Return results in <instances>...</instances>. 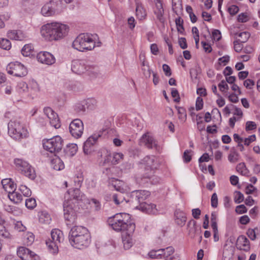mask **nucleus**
I'll list each match as a JSON object with an SVG mask.
<instances>
[{
  "mask_svg": "<svg viewBox=\"0 0 260 260\" xmlns=\"http://www.w3.org/2000/svg\"><path fill=\"white\" fill-rule=\"evenodd\" d=\"M69 27L67 24L57 22L47 23L41 27V33L46 39L57 41L67 36Z\"/></svg>",
  "mask_w": 260,
  "mask_h": 260,
  "instance_id": "nucleus-1",
  "label": "nucleus"
},
{
  "mask_svg": "<svg viewBox=\"0 0 260 260\" xmlns=\"http://www.w3.org/2000/svg\"><path fill=\"white\" fill-rule=\"evenodd\" d=\"M128 214L125 213H117L109 218L108 222L111 228L117 232L128 231L133 234L135 230V224L130 220Z\"/></svg>",
  "mask_w": 260,
  "mask_h": 260,
  "instance_id": "nucleus-2",
  "label": "nucleus"
},
{
  "mask_svg": "<svg viewBox=\"0 0 260 260\" xmlns=\"http://www.w3.org/2000/svg\"><path fill=\"white\" fill-rule=\"evenodd\" d=\"M8 134L16 140H20L28 136V132L25 126L17 120H11L8 124Z\"/></svg>",
  "mask_w": 260,
  "mask_h": 260,
  "instance_id": "nucleus-3",
  "label": "nucleus"
},
{
  "mask_svg": "<svg viewBox=\"0 0 260 260\" xmlns=\"http://www.w3.org/2000/svg\"><path fill=\"white\" fill-rule=\"evenodd\" d=\"M72 46L79 51L91 50L95 47V42L88 34L79 35L73 41Z\"/></svg>",
  "mask_w": 260,
  "mask_h": 260,
  "instance_id": "nucleus-4",
  "label": "nucleus"
},
{
  "mask_svg": "<svg viewBox=\"0 0 260 260\" xmlns=\"http://www.w3.org/2000/svg\"><path fill=\"white\" fill-rule=\"evenodd\" d=\"M63 146V140L59 136H56L48 139L43 143L44 148L52 153H55L60 151Z\"/></svg>",
  "mask_w": 260,
  "mask_h": 260,
  "instance_id": "nucleus-5",
  "label": "nucleus"
},
{
  "mask_svg": "<svg viewBox=\"0 0 260 260\" xmlns=\"http://www.w3.org/2000/svg\"><path fill=\"white\" fill-rule=\"evenodd\" d=\"M14 162L17 168L25 176L32 180L36 178L35 171L27 162L21 159L16 158Z\"/></svg>",
  "mask_w": 260,
  "mask_h": 260,
  "instance_id": "nucleus-6",
  "label": "nucleus"
},
{
  "mask_svg": "<svg viewBox=\"0 0 260 260\" xmlns=\"http://www.w3.org/2000/svg\"><path fill=\"white\" fill-rule=\"evenodd\" d=\"M7 71L8 74L19 77H24L27 74L26 68L18 61L10 62L7 67Z\"/></svg>",
  "mask_w": 260,
  "mask_h": 260,
  "instance_id": "nucleus-7",
  "label": "nucleus"
},
{
  "mask_svg": "<svg viewBox=\"0 0 260 260\" xmlns=\"http://www.w3.org/2000/svg\"><path fill=\"white\" fill-rule=\"evenodd\" d=\"M63 206L64 218L66 220L69 222L68 224L74 222L76 217V213L74 209L73 201L72 200L65 201Z\"/></svg>",
  "mask_w": 260,
  "mask_h": 260,
  "instance_id": "nucleus-8",
  "label": "nucleus"
},
{
  "mask_svg": "<svg viewBox=\"0 0 260 260\" xmlns=\"http://www.w3.org/2000/svg\"><path fill=\"white\" fill-rule=\"evenodd\" d=\"M71 244L76 248L82 249L87 247L91 242L90 233H87L84 236L75 237L73 239L69 240Z\"/></svg>",
  "mask_w": 260,
  "mask_h": 260,
  "instance_id": "nucleus-9",
  "label": "nucleus"
},
{
  "mask_svg": "<svg viewBox=\"0 0 260 260\" xmlns=\"http://www.w3.org/2000/svg\"><path fill=\"white\" fill-rule=\"evenodd\" d=\"M69 129L71 134L74 138H79L81 137L84 129L82 121L79 119H74L71 122Z\"/></svg>",
  "mask_w": 260,
  "mask_h": 260,
  "instance_id": "nucleus-10",
  "label": "nucleus"
},
{
  "mask_svg": "<svg viewBox=\"0 0 260 260\" xmlns=\"http://www.w3.org/2000/svg\"><path fill=\"white\" fill-rule=\"evenodd\" d=\"M17 255L22 260H39V256L25 247H20L17 251Z\"/></svg>",
  "mask_w": 260,
  "mask_h": 260,
  "instance_id": "nucleus-11",
  "label": "nucleus"
},
{
  "mask_svg": "<svg viewBox=\"0 0 260 260\" xmlns=\"http://www.w3.org/2000/svg\"><path fill=\"white\" fill-rule=\"evenodd\" d=\"M143 163L145 165L146 169L151 170V174L144 176L145 178H149L152 174L153 173V170L156 169L159 167L158 161L154 156H147L142 160Z\"/></svg>",
  "mask_w": 260,
  "mask_h": 260,
  "instance_id": "nucleus-12",
  "label": "nucleus"
},
{
  "mask_svg": "<svg viewBox=\"0 0 260 260\" xmlns=\"http://www.w3.org/2000/svg\"><path fill=\"white\" fill-rule=\"evenodd\" d=\"M44 114L50 120V124L55 128H58L60 127V122L58 115L49 108L46 107L44 109Z\"/></svg>",
  "mask_w": 260,
  "mask_h": 260,
  "instance_id": "nucleus-13",
  "label": "nucleus"
},
{
  "mask_svg": "<svg viewBox=\"0 0 260 260\" xmlns=\"http://www.w3.org/2000/svg\"><path fill=\"white\" fill-rule=\"evenodd\" d=\"M38 61L47 65H52L55 62V58L53 55L47 51L40 52L37 55Z\"/></svg>",
  "mask_w": 260,
  "mask_h": 260,
  "instance_id": "nucleus-14",
  "label": "nucleus"
},
{
  "mask_svg": "<svg viewBox=\"0 0 260 260\" xmlns=\"http://www.w3.org/2000/svg\"><path fill=\"white\" fill-rule=\"evenodd\" d=\"M188 235L191 239H194L196 236L200 235L202 233L201 228L197 225V222L191 219L187 223Z\"/></svg>",
  "mask_w": 260,
  "mask_h": 260,
  "instance_id": "nucleus-15",
  "label": "nucleus"
},
{
  "mask_svg": "<svg viewBox=\"0 0 260 260\" xmlns=\"http://www.w3.org/2000/svg\"><path fill=\"white\" fill-rule=\"evenodd\" d=\"M150 196V192L145 190H135L132 192L131 197L134 201L138 202L140 204Z\"/></svg>",
  "mask_w": 260,
  "mask_h": 260,
  "instance_id": "nucleus-16",
  "label": "nucleus"
},
{
  "mask_svg": "<svg viewBox=\"0 0 260 260\" xmlns=\"http://www.w3.org/2000/svg\"><path fill=\"white\" fill-rule=\"evenodd\" d=\"M87 68H89V67L86 66L83 60H75L72 61L71 69L72 71L76 74H81L84 73L87 70Z\"/></svg>",
  "mask_w": 260,
  "mask_h": 260,
  "instance_id": "nucleus-17",
  "label": "nucleus"
},
{
  "mask_svg": "<svg viewBox=\"0 0 260 260\" xmlns=\"http://www.w3.org/2000/svg\"><path fill=\"white\" fill-rule=\"evenodd\" d=\"M89 231L87 229L81 226H76L73 227L70 232L69 240L74 238L75 237H80L84 236V235L89 233Z\"/></svg>",
  "mask_w": 260,
  "mask_h": 260,
  "instance_id": "nucleus-18",
  "label": "nucleus"
},
{
  "mask_svg": "<svg viewBox=\"0 0 260 260\" xmlns=\"http://www.w3.org/2000/svg\"><path fill=\"white\" fill-rule=\"evenodd\" d=\"M236 246L237 248L248 251L250 249L249 241L244 235L239 236L237 240Z\"/></svg>",
  "mask_w": 260,
  "mask_h": 260,
  "instance_id": "nucleus-19",
  "label": "nucleus"
},
{
  "mask_svg": "<svg viewBox=\"0 0 260 260\" xmlns=\"http://www.w3.org/2000/svg\"><path fill=\"white\" fill-rule=\"evenodd\" d=\"M140 142L149 149H157L156 142L153 137L149 135H144L140 140Z\"/></svg>",
  "mask_w": 260,
  "mask_h": 260,
  "instance_id": "nucleus-20",
  "label": "nucleus"
},
{
  "mask_svg": "<svg viewBox=\"0 0 260 260\" xmlns=\"http://www.w3.org/2000/svg\"><path fill=\"white\" fill-rule=\"evenodd\" d=\"M137 208L143 212L148 214H154L157 212L156 205L153 204H147L146 202H144L137 206Z\"/></svg>",
  "mask_w": 260,
  "mask_h": 260,
  "instance_id": "nucleus-21",
  "label": "nucleus"
},
{
  "mask_svg": "<svg viewBox=\"0 0 260 260\" xmlns=\"http://www.w3.org/2000/svg\"><path fill=\"white\" fill-rule=\"evenodd\" d=\"M176 223L180 226H183L186 221V214L179 209L176 210L174 213Z\"/></svg>",
  "mask_w": 260,
  "mask_h": 260,
  "instance_id": "nucleus-22",
  "label": "nucleus"
},
{
  "mask_svg": "<svg viewBox=\"0 0 260 260\" xmlns=\"http://www.w3.org/2000/svg\"><path fill=\"white\" fill-rule=\"evenodd\" d=\"M1 183L3 188L8 194L16 190V186L11 179H3Z\"/></svg>",
  "mask_w": 260,
  "mask_h": 260,
  "instance_id": "nucleus-23",
  "label": "nucleus"
},
{
  "mask_svg": "<svg viewBox=\"0 0 260 260\" xmlns=\"http://www.w3.org/2000/svg\"><path fill=\"white\" fill-rule=\"evenodd\" d=\"M125 233V236H123L122 242L123 244V247L125 249H129L133 244V241L132 239L133 234H129L128 231Z\"/></svg>",
  "mask_w": 260,
  "mask_h": 260,
  "instance_id": "nucleus-24",
  "label": "nucleus"
},
{
  "mask_svg": "<svg viewBox=\"0 0 260 260\" xmlns=\"http://www.w3.org/2000/svg\"><path fill=\"white\" fill-rule=\"evenodd\" d=\"M156 10L154 11V13L156 15L157 18L160 22H162L164 10L162 7V4L160 1L158 0L156 3Z\"/></svg>",
  "mask_w": 260,
  "mask_h": 260,
  "instance_id": "nucleus-25",
  "label": "nucleus"
},
{
  "mask_svg": "<svg viewBox=\"0 0 260 260\" xmlns=\"http://www.w3.org/2000/svg\"><path fill=\"white\" fill-rule=\"evenodd\" d=\"M78 147L75 144H70L67 146L64 151L66 155L68 157L74 156L77 151Z\"/></svg>",
  "mask_w": 260,
  "mask_h": 260,
  "instance_id": "nucleus-26",
  "label": "nucleus"
},
{
  "mask_svg": "<svg viewBox=\"0 0 260 260\" xmlns=\"http://www.w3.org/2000/svg\"><path fill=\"white\" fill-rule=\"evenodd\" d=\"M8 37L11 40H21L23 36L20 31L10 30L7 34Z\"/></svg>",
  "mask_w": 260,
  "mask_h": 260,
  "instance_id": "nucleus-27",
  "label": "nucleus"
},
{
  "mask_svg": "<svg viewBox=\"0 0 260 260\" xmlns=\"http://www.w3.org/2000/svg\"><path fill=\"white\" fill-rule=\"evenodd\" d=\"M62 233L60 230L56 229L53 230L51 233V241L60 243L62 239Z\"/></svg>",
  "mask_w": 260,
  "mask_h": 260,
  "instance_id": "nucleus-28",
  "label": "nucleus"
},
{
  "mask_svg": "<svg viewBox=\"0 0 260 260\" xmlns=\"http://www.w3.org/2000/svg\"><path fill=\"white\" fill-rule=\"evenodd\" d=\"M110 183L117 191H119L120 193H124L125 192V189L122 187V182L115 178H112Z\"/></svg>",
  "mask_w": 260,
  "mask_h": 260,
  "instance_id": "nucleus-29",
  "label": "nucleus"
},
{
  "mask_svg": "<svg viewBox=\"0 0 260 260\" xmlns=\"http://www.w3.org/2000/svg\"><path fill=\"white\" fill-rule=\"evenodd\" d=\"M41 13L44 16H50L54 15L55 13L52 10L51 6L49 3L46 4L41 9Z\"/></svg>",
  "mask_w": 260,
  "mask_h": 260,
  "instance_id": "nucleus-30",
  "label": "nucleus"
},
{
  "mask_svg": "<svg viewBox=\"0 0 260 260\" xmlns=\"http://www.w3.org/2000/svg\"><path fill=\"white\" fill-rule=\"evenodd\" d=\"M8 197L11 201H13L16 204L20 203L22 200V195L18 192H16L15 191H12V193H9Z\"/></svg>",
  "mask_w": 260,
  "mask_h": 260,
  "instance_id": "nucleus-31",
  "label": "nucleus"
},
{
  "mask_svg": "<svg viewBox=\"0 0 260 260\" xmlns=\"http://www.w3.org/2000/svg\"><path fill=\"white\" fill-rule=\"evenodd\" d=\"M52 166L53 169L56 171L61 170L64 169V164L59 158L53 159L52 161Z\"/></svg>",
  "mask_w": 260,
  "mask_h": 260,
  "instance_id": "nucleus-32",
  "label": "nucleus"
},
{
  "mask_svg": "<svg viewBox=\"0 0 260 260\" xmlns=\"http://www.w3.org/2000/svg\"><path fill=\"white\" fill-rule=\"evenodd\" d=\"M46 244L48 247V250L49 251L55 254L58 251V243H56L54 241H52L50 240L48 241H46Z\"/></svg>",
  "mask_w": 260,
  "mask_h": 260,
  "instance_id": "nucleus-33",
  "label": "nucleus"
},
{
  "mask_svg": "<svg viewBox=\"0 0 260 260\" xmlns=\"http://www.w3.org/2000/svg\"><path fill=\"white\" fill-rule=\"evenodd\" d=\"M237 171L243 176H247L249 173L244 162L239 163L236 167Z\"/></svg>",
  "mask_w": 260,
  "mask_h": 260,
  "instance_id": "nucleus-34",
  "label": "nucleus"
},
{
  "mask_svg": "<svg viewBox=\"0 0 260 260\" xmlns=\"http://www.w3.org/2000/svg\"><path fill=\"white\" fill-rule=\"evenodd\" d=\"M162 250H163V253H162V258H165V259L172 256V255L175 251L174 248L172 246H169L166 248H162Z\"/></svg>",
  "mask_w": 260,
  "mask_h": 260,
  "instance_id": "nucleus-35",
  "label": "nucleus"
},
{
  "mask_svg": "<svg viewBox=\"0 0 260 260\" xmlns=\"http://www.w3.org/2000/svg\"><path fill=\"white\" fill-rule=\"evenodd\" d=\"M136 11L137 17L140 20L145 18L146 16L145 10L141 5L137 4Z\"/></svg>",
  "mask_w": 260,
  "mask_h": 260,
  "instance_id": "nucleus-36",
  "label": "nucleus"
},
{
  "mask_svg": "<svg viewBox=\"0 0 260 260\" xmlns=\"http://www.w3.org/2000/svg\"><path fill=\"white\" fill-rule=\"evenodd\" d=\"M162 253H163V250L162 249L152 250L149 252V255L151 258L162 259Z\"/></svg>",
  "mask_w": 260,
  "mask_h": 260,
  "instance_id": "nucleus-37",
  "label": "nucleus"
},
{
  "mask_svg": "<svg viewBox=\"0 0 260 260\" xmlns=\"http://www.w3.org/2000/svg\"><path fill=\"white\" fill-rule=\"evenodd\" d=\"M100 137V135L95 134L90 137L84 143V144H85V147L89 146L92 147L93 144Z\"/></svg>",
  "mask_w": 260,
  "mask_h": 260,
  "instance_id": "nucleus-38",
  "label": "nucleus"
},
{
  "mask_svg": "<svg viewBox=\"0 0 260 260\" xmlns=\"http://www.w3.org/2000/svg\"><path fill=\"white\" fill-rule=\"evenodd\" d=\"M34 47L31 44H26L24 46L21 50V53L24 56H29L33 50Z\"/></svg>",
  "mask_w": 260,
  "mask_h": 260,
  "instance_id": "nucleus-39",
  "label": "nucleus"
},
{
  "mask_svg": "<svg viewBox=\"0 0 260 260\" xmlns=\"http://www.w3.org/2000/svg\"><path fill=\"white\" fill-rule=\"evenodd\" d=\"M175 23L178 31L181 34H183L184 31L183 19L180 17H178L175 20Z\"/></svg>",
  "mask_w": 260,
  "mask_h": 260,
  "instance_id": "nucleus-40",
  "label": "nucleus"
},
{
  "mask_svg": "<svg viewBox=\"0 0 260 260\" xmlns=\"http://www.w3.org/2000/svg\"><path fill=\"white\" fill-rule=\"evenodd\" d=\"M0 47L4 50H9L11 47L10 41L6 39H0Z\"/></svg>",
  "mask_w": 260,
  "mask_h": 260,
  "instance_id": "nucleus-41",
  "label": "nucleus"
},
{
  "mask_svg": "<svg viewBox=\"0 0 260 260\" xmlns=\"http://www.w3.org/2000/svg\"><path fill=\"white\" fill-rule=\"evenodd\" d=\"M88 204L90 205L91 207L93 208L95 211H99L101 209V204L100 202L95 199L92 198L89 200Z\"/></svg>",
  "mask_w": 260,
  "mask_h": 260,
  "instance_id": "nucleus-42",
  "label": "nucleus"
},
{
  "mask_svg": "<svg viewBox=\"0 0 260 260\" xmlns=\"http://www.w3.org/2000/svg\"><path fill=\"white\" fill-rule=\"evenodd\" d=\"M85 104L88 109H93L97 106V101L94 98H89L86 100Z\"/></svg>",
  "mask_w": 260,
  "mask_h": 260,
  "instance_id": "nucleus-43",
  "label": "nucleus"
},
{
  "mask_svg": "<svg viewBox=\"0 0 260 260\" xmlns=\"http://www.w3.org/2000/svg\"><path fill=\"white\" fill-rule=\"evenodd\" d=\"M36 205V201L34 198H29L25 201V206L28 209H32Z\"/></svg>",
  "mask_w": 260,
  "mask_h": 260,
  "instance_id": "nucleus-44",
  "label": "nucleus"
},
{
  "mask_svg": "<svg viewBox=\"0 0 260 260\" xmlns=\"http://www.w3.org/2000/svg\"><path fill=\"white\" fill-rule=\"evenodd\" d=\"M112 156V164L115 165L118 163L120 159L123 158V155L120 153H115L111 154Z\"/></svg>",
  "mask_w": 260,
  "mask_h": 260,
  "instance_id": "nucleus-45",
  "label": "nucleus"
},
{
  "mask_svg": "<svg viewBox=\"0 0 260 260\" xmlns=\"http://www.w3.org/2000/svg\"><path fill=\"white\" fill-rule=\"evenodd\" d=\"M239 37H240L241 39H240L241 43H245L248 40L250 37V34L247 31H243L239 34H236Z\"/></svg>",
  "mask_w": 260,
  "mask_h": 260,
  "instance_id": "nucleus-46",
  "label": "nucleus"
},
{
  "mask_svg": "<svg viewBox=\"0 0 260 260\" xmlns=\"http://www.w3.org/2000/svg\"><path fill=\"white\" fill-rule=\"evenodd\" d=\"M177 110L178 113L179 114V119H181L183 121H185L186 119V114L185 109L183 107H178Z\"/></svg>",
  "mask_w": 260,
  "mask_h": 260,
  "instance_id": "nucleus-47",
  "label": "nucleus"
},
{
  "mask_svg": "<svg viewBox=\"0 0 260 260\" xmlns=\"http://www.w3.org/2000/svg\"><path fill=\"white\" fill-rule=\"evenodd\" d=\"M244 200V196L243 194L239 191H236L235 192V196L234 198L235 202L237 204H239L241 203Z\"/></svg>",
  "mask_w": 260,
  "mask_h": 260,
  "instance_id": "nucleus-48",
  "label": "nucleus"
},
{
  "mask_svg": "<svg viewBox=\"0 0 260 260\" xmlns=\"http://www.w3.org/2000/svg\"><path fill=\"white\" fill-rule=\"evenodd\" d=\"M233 43L235 51L237 52H240L243 48L242 43L240 42V39L235 40Z\"/></svg>",
  "mask_w": 260,
  "mask_h": 260,
  "instance_id": "nucleus-49",
  "label": "nucleus"
},
{
  "mask_svg": "<svg viewBox=\"0 0 260 260\" xmlns=\"http://www.w3.org/2000/svg\"><path fill=\"white\" fill-rule=\"evenodd\" d=\"M19 190L21 193L25 197H29L31 195V190L25 185H21Z\"/></svg>",
  "mask_w": 260,
  "mask_h": 260,
  "instance_id": "nucleus-50",
  "label": "nucleus"
},
{
  "mask_svg": "<svg viewBox=\"0 0 260 260\" xmlns=\"http://www.w3.org/2000/svg\"><path fill=\"white\" fill-rule=\"evenodd\" d=\"M243 84L246 88L251 89L253 88L255 83L253 80L248 79L244 81Z\"/></svg>",
  "mask_w": 260,
  "mask_h": 260,
  "instance_id": "nucleus-51",
  "label": "nucleus"
},
{
  "mask_svg": "<svg viewBox=\"0 0 260 260\" xmlns=\"http://www.w3.org/2000/svg\"><path fill=\"white\" fill-rule=\"evenodd\" d=\"M256 128V124L253 121H247L246 123L245 129L246 131H251Z\"/></svg>",
  "mask_w": 260,
  "mask_h": 260,
  "instance_id": "nucleus-52",
  "label": "nucleus"
},
{
  "mask_svg": "<svg viewBox=\"0 0 260 260\" xmlns=\"http://www.w3.org/2000/svg\"><path fill=\"white\" fill-rule=\"evenodd\" d=\"M211 206L213 208H216L218 205V198L217 194L214 193L211 197Z\"/></svg>",
  "mask_w": 260,
  "mask_h": 260,
  "instance_id": "nucleus-53",
  "label": "nucleus"
},
{
  "mask_svg": "<svg viewBox=\"0 0 260 260\" xmlns=\"http://www.w3.org/2000/svg\"><path fill=\"white\" fill-rule=\"evenodd\" d=\"M54 3L56 4V7H57L58 12L66 6L65 3L62 0H54Z\"/></svg>",
  "mask_w": 260,
  "mask_h": 260,
  "instance_id": "nucleus-54",
  "label": "nucleus"
},
{
  "mask_svg": "<svg viewBox=\"0 0 260 260\" xmlns=\"http://www.w3.org/2000/svg\"><path fill=\"white\" fill-rule=\"evenodd\" d=\"M211 225L212 228L217 227V215L215 212H213L211 214Z\"/></svg>",
  "mask_w": 260,
  "mask_h": 260,
  "instance_id": "nucleus-55",
  "label": "nucleus"
},
{
  "mask_svg": "<svg viewBox=\"0 0 260 260\" xmlns=\"http://www.w3.org/2000/svg\"><path fill=\"white\" fill-rule=\"evenodd\" d=\"M172 96L175 98L174 100L175 102H179L180 101V96L178 90L176 88H172L171 91Z\"/></svg>",
  "mask_w": 260,
  "mask_h": 260,
  "instance_id": "nucleus-56",
  "label": "nucleus"
},
{
  "mask_svg": "<svg viewBox=\"0 0 260 260\" xmlns=\"http://www.w3.org/2000/svg\"><path fill=\"white\" fill-rule=\"evenodd\" d=\"M228 159L231 162L235 163L238 160V154L237 153H230Z\"/></svg>",
  "mask_w": 260,
  "mask_h": 260,
  "instance_id": "nucleus-57",
  "label": "nucleus"
},
{
  "mask_svg": "<svg viewBox=\"0 0 260 260\" xmlns=\"http://www.w3.org/2000/svg\"><path fill=\"white\" fill-rule=\"evenodd\" d=\"M112 199L116 205H119L122 202L123 199L119 194H114L112 196Z\"/></svg>",
  "mask_w": 260,
  "mask_h": 260,
  "instance_id": "nucleus-58",
  "label": "nucleus"
},
{
  "mask_svg": "<svg viewBox=\"0 0 260 260\" xmlns=\"http://www.w3.org/2000/svg\"><path fill=\"white\" fill-rule=\"evenodd\" d=\"M203 107V101L201 97H198L196 100V108L197 111L200 110Z\"/></svg>",
  "mask_w": 260,
  "mask_h": 260,
  "instance_id": "nucleus-59",
  "label": "nucleus"
},
{
  "mask_svg": "<svg viewBox=\"0 0 260 260\" xmlns=\"http://www.w3.org/2000/svg\"><path fill=\"white\" fill-rule=\"evenodd\" d=\"M249 20L248 16L246 13H241L239 15L238 20L240 22H246Z\"/></svg>",
  "mask_w": 260,
  "mask_h": 260,
  "instance_id": "nucleus-60",
  "label": "nucleus"
},
{
  "mask_svg": "<svg viewBox=\"0 0 260 260\" xmlns=\"http://www.w3.org/2000/svg\"><path fill=\"white\" fill-rule=\"evenodd\" d=\"M256 139L255 135H252L248 137V138H245L244 140V145L249 146V144L254 142Z\"/></svg>",
  "mask_w": 260,
  "mask_h": 260,
  "instance_id": "nucleus-61",
  "label": "nucleus"
},
{
  "mask_svg": "<svg viewBox=\"0 0 260 260\" xmlns=\"http://www.w3.org/2000/svg\"><path fill=\"white\" fill-rule=\"evenodd\" d=\"M236 212L238 214H243L247 212V208L244 205H240L236 207Z\"/></svg>",
  "mask_w": 260,
  "mask_h": 260,
  "instance_id": "nucleus-62",
  "label": "nucleus"
},
{
  "mask_svg": "<svg viewBox=\"0 0 260 260\" xmlns=\"http://www.w3.org/2000/svg\"><path fill=\"white\" fill-rule=\"evenodd\" d=\"M26 243L27 245H31L34 241L35 236L31 233H28L26 235Z\"/></svg>",
  "mask_w": 260,
  "mask_h": 260,
  "instance_id": "nucleus-63",
  "label": "nucleus"
},
{
  "mask_svg": "<svg viewBox=\"0 0 260 260\" xmlns=\"http://www.w3.org/2000/svg\"><path fill=\"white\" fill-rule=\"evenodd\" d=\"M15 229L19 232H22L26 230V228L22 224L21 221H17L15 224Z\"/></svg>",
  "mask_w": 260,
  "mask_h": 260,
  "instance_id": "nucleus-64",
  "label": "nucleus"
}]
</instances>
